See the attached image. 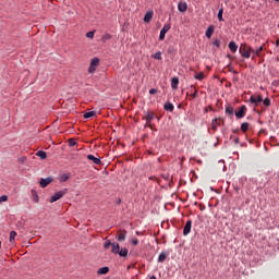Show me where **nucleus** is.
<instances>
[{
  "label": "nucleus",
  "mask_w": 279,
  "mask_h": 279,
  "mask_svg": "<svg viewBox=\"0 0 279 279\" xmlns=\"http://www.w3.org/2000/svg\"><path fill=\"white\" fill-rule=\"evenodd\" d=\"M170 255L169 251H162L159 255V258H157V262L159 263H163L165 260H167L168 256Z\"/></svg>",
  "instance_id": "nucleus-12"
},
{
  "label": "nucleus",
  "mask_w": 279,
  "mask_h": 279,
  "mask_svg": "<svg viewBox=\"0 0 279 279\" xmlns=\"http://www.w3.org/2000/svg\"><path fill=\"white\" fill-rule=\"evenodd\" d=\"M0 248H1V241H0Z\"/></svg>",
  "instance_id": "nucleus-48"
},
{
  "label": "nucleus",
  "mask_w": 279,
  "mask_h": 279,
  "mask_svg": "<svg viewBox=\"0 0 279 279\" xmlns=\"http://www.w3.org/2000/svg\"><path fill=\"white\" fill-rule=\"evenodd\" d=\"M253 52V49L247 44H241L240 47V53L242 58H251V53Z\"/></svg>",
  "instance_id": "nucleus-2"
},
{
  "label": "nucleus",
  "mask_w": 279,
  "mask_h": 279,
  "mask_svg": "<svg viewBox=\"0 0 279 279\" xmlns=\"http://www.w3.org/2000/svg\"><path fill=\"white\" fill-rule=\"evenodd\" d=\"M227 58H230V59H231L232 57H231V54H228Z\"/></svg>",
  "instance_id": "nucleus-44"
},
{
  "label": "nucleus",
  "mask_w": 279,
  "mask_h": 279,
  "mask_svg": "<svg viewBox=\"0 0 279 279\" xmlns=\"http://www.w3.org/2000/svg\"><path fill=\"white\" fill-rule=\"evenodd\" d=\"M132 279H137V277H133Z\"/></svg>",
  "instance_id": "nucleus-47"
},
{
  "label": "nucleus",
  "mask_w": 279,
  "mask_h": 279,
  "mask_svg": "<svg viewBox=\"0 0 279 279\" xmlns=\"http://www.w3.org/2000/svg\"><path fill=\"white\" fill-rule=\"evenodd\" d=\"M36 156L40 159H46L47 158V153L40 150V151L36 153Z\"/></svg>",
  "instance_id": "nucleus-25"
},
{
  "label": "nucleus",
  "mask_w": 279,
  "mask_h": 279,
  "mask_svg": "<svg viewBox=\"0 0 279 279\" xmlns=\"http://www.w3.org/2000/svg\"><path fill=\"white\" fill-rule=\"evenodd\" d=\"M99 62H100V60L97 59V58L92 59L90 66H89V73L90 74H94V72L97 71Z\"/></svg>",
  "instance_id": "nucleus-5"
},
{
  "label": "nucleus",
  "mask_w": 279,
  "mask_h": 279,
  "mask_svg": "<svg viewBox=\"0 0 279 279\" xmlns=\"http://www.w3.org/2000/svg\"><path fill=\"white\" fill-rule=\"evenodd\" d=\"M248 128H250V123H247V122H244V123L241 125L242 132H247V131H248Z\"/></svg>",
  "instance_id": "nucleus-29"
},
{
  "label": "nucleus",
  "mask_w": 279,
  "mask_h": 279,
  "mask_svg": "<svg viewBox=\"0 0 279 279\" xmlns=\"http://www.w3.org/2000/svg\"><path fill=\"white\" fill-rule=\"evenodd\" d=\"M111 38L112 36L109 33H106L102 37H100V41H102V44H106L111 40Z\"/></svg>",
  "instance_id": "nucleus-18"
},
{
  "label": "nucleus",
  "mask_w": 279,
  "mask_h": 279,
  "mask_svg": "<svg viewBox=\"0 0 279 279\" xmlns=\"http://www.w3.org/2000/svg\"><path fill=\"white\" fill-rule=\"evenodd\" d=\"M76 145H77V143L74 140H70V142H69L70 147H74Z\"/></svg>",
  "instance_id": "nucleus-38"
},
{
  "label": "nucleus",
  "mask_w": 279,
  "mask_h": 279,
  "mask_svg": "<svg viewBox=\"0 0 279 279\" xmlns=\"http://www.w3.org/2000/svg\"><path fill=\"white\" fill-rule=\"evenodd\" d=\"M149 94H150V95H156V94H157V89L151 88V89L149 90Z\"/></svg>",
  "instance_id": "nucleus-40"
},
{
  "label": "nucleus",
  "mask_w": 279,
  "mask_h": 279,
  "mask_svg": "<svg viewBox=\"0 0 279 279\" xmlns=\"http://www.w3.org/2000/svg\"><path fill=\"white\" fill-rule=\"evenodd\" d=\"M204 78H205L204 72H199L198 74L195 75V80L203 81Z\"/></svg>",
  "instance_id": "nucleus-30"
},
{
  "label": "nucleus",
  "mask_w": 279,
  "mask_h": 279,
  "mask_svg": "<svg viewBox=\"0 0 279 279\" xmlns=\"http://www.w3.org/2000/svg\"><path fill=\"white\" fill-rule=\"evenodd\" d=\"M277 46H279V39H278V41H277Z\"/></svg>",
  "instance_id": "nucleus-46"
},
{
  "label": "nucleus",
  "mask_w": 279,
  "mask_h": 279,
  "mask_svg": "<svg viewBox=\"0 0 279 279\" xmlns=\"http://www.w3.org/2000/svg\"><path fill=\"white\" fill-rule=\"evenodd\" d=\"M226 114H234V107L232 106H226Z\"/></svg>",
  "instance_id": "nucleus-22"
},
{
  "label": "nucleus",
  "mask_w": 279,
  "mask_h": 279,
  "mask_svg": "<svg viewBox=\"0 0 279 279\" xmlns=\"http://www.w3.org/2000/svg\"><path fill=\"white\" fill-rule=\"evenodd\" d=\"M234 143H239V138H235V140H234Z\"/></svg>",
  "instance_id": "nucleus-43"
},
{
  "label": "nucleus",
  "mask_w": 279,
  "mask_h": 279,
  "mask_svg": "<svg viewBox=\"0 0 279 279\" xmlns=\"http://www.w3.org/2000/svg\"><path fill=\"white\" fill-rule=\"evenodd\" d=\"M163 109L168 112H172L174 110V106L171 102H166L163 105Z\"/></svg>",
  "instance_id": "nucleus-20"
},
{
  "label": "nucleus",
  "mask_w": 279,
  "mask_h": 279,
  "mask_svg": "<svg viewBox=\"0 0 279 279\" xmlns=\"http://www.w3.org/2000/svg\"><path fill=\"white\" fill-rule=\"evenodd\" d=\"M191 88H193L195 92L194 94L190 95L191 98H197V89L194 87V85H191Z\"/></svg>",
  "instance_id": "nucleus-33"
},
{
  "label": "nucleus",
  "mask_w": 279,
  "mask_h": 279,
  "mask_svg": "<svg viewBox=\"0 0 279 279\" xmlns=\"http://www.w3.org/2000/svg\"><path fill=\"white\" fill-rule=\"evenodd\" d=\"M248 102L254 105V108L258 107L259 104L263 102V96L259 94H254L251 96V98L248 99Z\"/></svg>",
  "instance_id": "nucleus-3"
},
{
  "label": "nucleus",
  "mask_w": 279,
  "mask_h": 279,
  "mask_svg": "<svg viewBox=\"0 0 279 279\" xmlns=\"http://www.w3.org/2000/svg\"><path fill=\"white\" fill-rule=\"evenodd\" d=\"M154 15H155L154 11L146 12L143 19L144 23L149 24L150 21L154 19Z\"/></svg>",
  "instance_id": "nucleus-10"
},
{
  "label": "nucleus",
  "mask_w": 279,
  "mask_h": 279,
  "mask_svg": "<svg viewBox=\"0 0 279 279\" xmlns=\"http://www.w3.org/2000/svg\"><path fill=\"white\" fill-rule=\"evenodd\" d=\"M264 50V47L260 46L257 50H253V53H255L256 57L260 56V52Z\"/></svg>",
  "instance_id": "nucleus-31"
},
{
  "label": "nucleus",
  "mask_w": 279,
  "mask_h": 279,
  "mask_svg": "<svg viewBox=\"0 0 279 279\" xmlns=\"http://www.w3.org/2000/svg\"><path fill=\"white\" fill-rule=\"evenodd\" d=\"M179 84H180L179 77H173V78L171 80V87L173 88V90H177V89H178Z\"/></svg>",
  "instance_id": "nucleus-15"
},
{
  "label": "nucleus",
  "mask_w": 279,
  "mask_h": 279,
  "mask_svg": "<svg viewBox=\"0 0 279 279\" xmlns=\"http://www.w3.org/2000/svg\"><path fill=\"white\" fill-rule=\"evenodd\" d=\"M149 279H157L156 276H151Z\"/></svg>",
  "instance_id": "nucleus-42"
},
{
  "label": "nucleus",
  "mask_w": 279,
  "mask_h": 279,
  "mask_svg": "<svg viewBox=\"0 0 279 279\" xmlns=\"http://www.w3.org/2000/svg\"><path fill=\"white\" fill-rule=\"evenodd\" d=\"M187 9H189V4H186V2H179L178 3L179 12L185 13Z\"/></svg>",
  "instance_id": "nucleus-13"
},
{
  "label": "nucleus",
  "mask_w": 279,
  "mask_h": 279,
  "mask_svg": "<svg viewBox=\"0 0 279 279\" xmlns=\"http://www.w3.org/2000/svg\"><path fill=\"white\" fill-rule=\"evenodd\" d=\"M215 34V26L210 25L208 29L206 31L207 38H213V35Z\"/></svg>",
  "instance_id": "nucleus-16"
},
{
  "label": "nucleus",
  "mask_w": 279,
  "mask_h": 279,
  "mask_svg": "<svg viewBox=\"0 0 279 279\" xmlns=\"http://www.w3.org/2000/svg\"><path fill=\"white\" fill-rule=\"evenodd\" d=\"M112 244H113V243H111V242H106V243L104 244L105 250H109L110 246H112Z\"/></svg>",
  "instance_id": "nucleus-36"
},
{
  "label": "nucleus",
  "mask_w": 279,
  "mask_h": 279,
  "mask_svg": "<svg viewBox=\"0 0 279 279\" xmlns=\"http://www.w3.org/2000/svg\"><path fill=\"white\" fill-rule=\"evenodd\" d=\"M126 233L125 232H119L118 241H125Z\"/></svg>",
  "instance_id": "nucleus-28"
},
{
  "label": "nucleus",
  "mask_w": 279,
  "mask_h": 279,
  "mask_svg": "<svg viewBox=\"0 0 279 279\" xmlns=\"http://www.w3.org/2000/svg\"><path fill=\"white\" fill-rule=\"evenodd\" d=\"M53 179L51 177H48L47 179H41L40 180V187L46 189L49 184H51Z\"/></svg>",
  "instance_id": "nucleus-11"
},
{
  "label": "nucleus",
  "mask_w": 279,
  "mask_h": 279,
  "mask_svg": "<svg viewBox=\"0 0 279 279\" xmlns=\"http://www.w3.org/2000/svg\"><path fill=\"white\" fill-rule=\"evenodd\" d=\"M70 179V172L69 173H62L59 177L60 183L66 182Z\"/></svg>",
  "instance_id": "nucleus-17"
},
{
  "label": "nucleus",
  "mask_w": 279,
  "mask_h": 279,
  "mask_svg": "<svg viewBox=\"0 0 279 279\" xmlns=\"http://www.w3.org/2000/svg\"><path fill=\"white\" fill-rule=\"evenodd\" d=\"M223 13H225V9H219V12H218V20L220 22H223L225 19H223Z\"/></svg>",
  "instance_id": "nucleus-26"
},
{
  "label": "nucleus",
  "mask_w": 279,
  "mask_h": 279,
  "mask_svg": "<svg viewBox=\"0 0 279 279\" xmlns=\"http://www.w3.org/2000/svg\"><path fill=\"white\" fill-rule=\"evenodd\" d=\"M154 120H155L154 113L146 114V117H145V121H146L145 128H147V125H148L150 128V130H154V124H150V122L154 121Z\"/></svg>",
  "instance_id": "nucleus-6"
},
{
  "label": "nucleus",
  "mask_w": 279,
  "mask_h": 279,
  "mask_svg": "<svg viewBox=\"0 0 279 279\" xmlns=\"http://www.w3.org/2000/svg\"><path fill=\"white\" fill-rule=\"evenodd\" d=\"M229 48H230V50H231L232 53H236V51H238V45H236L235 41H230Z\"/></svg>",
  "instance_id": "nucleus-19"
},
{
  "label": "nucleus",
  "mask_w": 279,
  "mask_h": 279,
  "mask_svg": "<svg viewBox=\"0 0 279 279\" xmlns=\"http://www.w3.org/2000/svg\"><path fill=\"white\" fill-rule=\"evenodd\" d=\"M35 201L38 202V197L37 196L35 197Z\"/></svg>",
  "instance_id": "nucleus-45"
},
{
  "label": "nucleus",
  "mask_w": 279,
  "mask_h": 279,
  "mask_svg": "<svg viewBox=\"0 0 279 279\" xmlns=\"http://www.w3.org/2000/svg\"><path fill=\"white\" fill-rule=\"evenodd\" d=\"M17 236V232L16 231H12L9 235V242H13Z\"/></svg>",
  "instance_id": "nucleus-24"
},
{
  "label": "nucleus",
  "mask_w": 279,
  "mask_h": 279,
  "mask_svg": "<svg viewBox=\"0 0 279 279\" xmlns=\"http://www.w3.org/2000/svg\"><path fill=\"white\" fill-rule=\"evenodd\" d=\"M94 34H95V32H87V33H86V37H87V38H93V37H94Z\"/></svg>",
  "instance_id": "nucleus-39"
},
{
  "label": "nucleus",
  "mask_w": 279,
  "mask_h": 279,
  "mask_svg": "<svg viewBox=\"0 0 279 279\" xmlns=\"http://www.w3.org/2000/svg\"><path fill=\"white\" fill-rule=\"evenodd\" d=\"M111 253H113V254H119L120 257H126L129 251H128L126 247L121 248V247H120V244L113 243V244H111Z\"/></svg>",
  "instance_id": "nucleus-1"
},
{
  "label": "nucleus",
  "mask_w": 279,
  "mask_h": 279,
  "mask_svg": "<svg viewBox=\"0 0 279 279\" xmlns=\"http://www.w3.org/2000/svg\"><path fill=\"white\" fill-rule=\"evenodd\" d=\"M247 110V107L245 105H242L240 108V111L235 112V118L238 120L243 119L245 117V111Z\"/></svg>",
  "instance_id": "nucleus-7"
},
{
  "label": "nucleus",
  "mask_w": 279,
  "mask_h": 279,
  "mask_svg": "<svg viewBox=\"0 0 279 279\" xmlns=\"http://www.w3.org/2000/svg\"><path fill=\"white\" fill-rule=\"evenodd\" d=\"M191 231H192V220H187L186 225H185V227L183 229V235L184 236H189Z\"/></svg>",
  "instance_id": "nucleus-9"
},
{
  "label": "nucleus",
  "mask_w": 279,
  "mask_h": 279,
  "mask_svg": "<svg viewBox=\"0 0 279 279\" xmlns=\"http://www.w3.org/2000/svg\"><path fill=\"white\" fill-rule=\"evenodd\" d=\"M171 28V25L170 24H165L161 32H160V36H159V39L160 40H163L165 39V36L167 35V33L170 31Z\"/></svg>",
  "instance_id": "nucleus-8"
},
{
  "label": "nucleus",
  "mask_w": 279,
  "mask_h": 279,
  "mask_svg": "<svg viewBox=\"0 0 279 279\" xmlns=\"http://www.w3.org/2000/svg\"><path fill=\"white\" fill-rule=\"evenodd\" d=\"M8 199H9L8 195L0 196V204L3 202H8Z\"/></svg>",
  "instance_id": "nucleus-34"
},
{
  "label": "nucleus",
  "mask_w": 279,
  "mask_h": 279,
  "mask_svg": "<svg viewBox=\"0 0 279 279\" xmlns=\"http://www.w3.org/2000/svg\"><path fill=\"white\" fill-rule=\"evenodd\" d=\"M218 121H219L218 119H214L213 120V122H211L213 131H217L218 130V126H217V124L219 125Z\"/></svg>",
  "instance_id": "nucleus-27"
},
{
  "label": "nucleus",
  "mask_w": 279,
  "mask_h": 279,
  "mask_svg": "<svg viewBox=\"0 0 279 279\" xmlns=\"http://www.w3.org/2000/svg\"><path fill=\"white\" fill-rule=\"evenodd\" d=\"M275 1L279 2V0H275Z\"/></svg>",
  "instance_id": "nucleus-49"
},
{
  "label": "nucleus",
  "mask_w": 279,
  "mask_h": 279,
  "mask_svg": "<svg viewBox=\"0 0 279 279\" xmlns=\"http://www.w3.org/2000/svg\"><path fill=\"white\" fill-rule=\"evenodd\" d=\"M262 102H264L265 107H270L271 106V100L269 98H266L265 100L263 99Z\"/></svg>",
  "instance_id": "nucleus-32"
},
{
  "label": "nucleus",
  "mask_w": 279,
  "mask_h": 279,
  "mask_svg": "<svg viewBox=\"0 0 279 279\" xmlns=\"http://www.w3.org/2000/svg\"><path fill=\"white\" fill-rule=\"evenodd\" d=\"M132 244L133 245H137L138 244V240L136 239V240H132Z\"/></svg>",
  "instance_id": "nucleus-41"
},
{
  "label": "nucleus",
  "mask_w": 279,
  "mask_h": 279,
  "mask_svg": "<svg viewBox=\"0 0 279 279\" xmlns=\"http://www.w3.org/2000/svg\"><path fill=\"white\" fill-rule=\"evenodd\" d=\"M68 193V189H63L62 191H59L58 193H54L51 198L50 203H56L58 199H62L63 196Z\"/></svg>",
  "instance_id": "nucleus-4"
},
{
  "label": "nucleus",
  "mask_w": 279,
  "mask_h": 279,
  "mask_svg": "<svg viewBox=\"0 0 279 279\" xmlns=\"http://www.w3.org/2000/svg\"><path fill=\"white\" fill-rule=\"evenodd\" d=\"M87 159L92 160L97 166H99L101 163V160L92 154L87 155Z\"/></svg>",
  "instance_id": "nucleus-14"
},
{
  "label": "nucleus",
  "mask_w": 279,
  "mask_h": 279,
  "mask_svg": "<svg viewBox=\"0 0 279 279\" xmlns=\"http://www.w3.org/2000/svg\"><path fill=\"white\" fill-rule=\"evenodd\" d=\"M109 272V267H101L97 270L98 275H106Z\"/></svg>",
  "instance_id": "nucleus-21"
},
{
  "label": "nucleus",
  "mask_w": 279,
  "mask_h": 279,
  "mask_svg": "<svg viewBox=\"0 0 279 279\" xmlns=\"http://www.w3.org/2000/svg\"><path fill=\"white\" fill-rule=\"evenodd\" d=\"M220 45H221V41L218 40V39H216V40L213 41V46H215V47H217V48H219Z\"/></svg>",
  "instance_id": "nucleus-35"
},
{
  "label": "nucleus",
  "mask_w": 279,
  "mask_h": 279,
  "mask_svg": "<svg viewBox=\"0 0 279 279\" xmlns=\"http://www.w3.org/2000/svg\"><path fill=\"white\" fill-rule=\"evenodd\" d=\"M154 59H156V60H161V52H156V53L154 54Z\"/></svg>",
  "instance_id": "nucleus-37"
},
{
  "label": "nucleus",
  "mask_w": 279,
  "mask_h": 279,
  "mask_svg": "<svg viewBox=\"0 0 279 279\" xmlns=\"http://www.w3.org/2000/svg\"><path fill=\"white\" fill-rule=\"evenodd\" d=\"M97 114V112H95V111H88V112H85L84 113V119H89V118H92V117H95Z\"/></svg>",
  "instance_id": "nucleus-23"
}]
</instances>
